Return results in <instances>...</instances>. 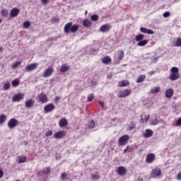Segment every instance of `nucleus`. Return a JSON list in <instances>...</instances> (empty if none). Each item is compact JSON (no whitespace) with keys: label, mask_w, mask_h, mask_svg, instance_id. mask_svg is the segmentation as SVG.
Returning <instances> with one entry per match:
<instances>
[{"label":"nucleus","mask_w":181,"mask_h":181,"mask_svg":"<svg viewBox=\"0 0 181 181\" xmlns=\"http://www.w3.org/2000/svg\"><path fill=\"white\" fill-rule=\"evenodd\" d=\"M80 29L78 25H73V22L66 23L64 26V30L66 33H76Z\"/></svg>","instance_id":"nucleus-1"},{"label":"nucleus","mask_w":181,"mask_h":181,"mask_svg":"<svg viewBox=\"0 0 181 181\" xmlns=\"http://www.w3.org/2000/svg\"><path fill=\"white\" fill-rule=\"evenodd\" d=\"M170 74L169 75V79L170 80H177L179 79V68L176 66H173L170 69Z\"/></svg>","instance_id":"nucleus-2"},{"label":"nucleus","mask_w":181,"mask_h":181,"mask_svg":"<svg viewBox=\"0 0 181 181\" xmlns=\"http://www.w3.org/2000/svg\"><path fill=\"white\" fill-rule=\"evenodd\" d=\"M128 141H129V136L124 135L119 139L118 144L120 146H124V145H127Z\"/></svg>","instance_id":"nucleus-3"},{"label":"nucleus","mask_w":181,"mask_h":181,"mask_svg":"<svg viewBox=\"0 0 181 181\" xmlns=\"http://www.w3.org/2000/svg\"><path fill=\"white\" fill-rule=\"evenodd\" d=\"M111 25L110 24H104L102 26H100L99 30L100 32H102V33H108L110 30H111Z\"/></svg>","instance_id":"nucleus-4"},{"label":"nucleus","mask_w":181,"mask_h":181,"mask_svg":"<svg viewBox=\"0 0 181 181\" xmlns=\"http://www.w3.org/2000/svg\"><path fill=\"white\" fill-rule=\"evenodd\" d=\"M18 126V120L15 118L11 119L8 122V127L10 129H13V128H16Z\"/></svg>","instance_id":"nucleus-5"},{"label":"nucleus","mask_w":181,"mask_h":181,"mask_svg":"<svg viewBox=\"0 0 181 181\" xmlns=\"http://www.w3.org/2000/svg\"><path fill=\"white\" fill-rule=\"evenodd\" d=\"M131 94V90H120L117 95L118 98H123L124 97H128Z\"/></svg>","instance_id":"nucleus-6"},{"label":"nucleus","mask_w":181,"mask_h":181,"mask_svg":"<svg viewBox=\"0 0 181 181\" xmlns=\"http://www.w3.org/2000/svg\"><path fill=\"white\" fill-rule=\"evenodd\" d=\"M160 175H162V170L159 168H156L152 170V177H158V176H160Z\"/></svg>","instance_id":"nucleus-7"},{"label":"nucleus","mask_w":181,"mask_h":181,"mask_svg":"<svg viewBox=\"0 0 181 181\" xmlns=\"http://www.w3.org/2000/svg\"><path fill=\"white\" fill-rule=\"evenodd\" d=\"M54 108V105H53V103H50L45 106L44 111L46 114H47L49 112H52V111H53Z\"/></svg>","instance_id":"nucleus-8"},{"label":"nucleus","mask_w":181,"mask_h":181,"mask_svg":"<svg viewBox=\"0 0 181 181\" xmlns=\"http://www.w3.org/2000/svg\"><path fill=\"white\" fill-rule=\"evenodd\" d=\"M35 69H37V63L30 64L25 66L26 71H33Z\"/></svg>","instance_id":"nucleus-9"},{"label":"nucleus","mask_w":181,"mask_h":181,"mask_svg":"<svg viewBox=\"0 0 181 181\" xmlns=\"http://www.w3.org/2000/svg\"><path fill=\"white\" fill-rule=\"evenodd\" d=\"M25 108H33L35 107V100L33 99H28L25 103Z\"/></svg>","instance_id":"nucleus-10"},{"label":"nucleus","mask_w":181,"mask_h":181,"mask_svg":"<svg viewBox=\"0 0 181 181\" xmlns=\"http://www.w3.org/2000/svg\"><path fill=\"white\" fill-rule=\"evenodd\" d=\"M53 67H49L44 71V77H50L53 74Z\"/></svg>","instance_id":"nucleus-11"},{"label":"nucleus","mask_w":181,"mask_h":181,"mask_svg":"<svg viewBox=\"0 0 181 181\" xmlns=\"http://www.w3.org/2000/svg\"><path fill=\"white\" fill-rule=\"evenodd\" d=\"M174 93H175V91H173V89L169 88L165 90V95L166 98H172V97H173Z\"/></svg>","instance_id":"nucleus-12"},{"label":"nucleus","mask_w":181,"mask_h":181,"mask_svg":"<svg viewBox=\"0 0 181 181\" xmlns=\"http://www.w3.org/2000/svg\"><path fill=\"white\" fill-rule=\"evenodd\" d=\"M117 173L119 175V176H124L127 173V169L125 167L119 166L117 168Z\"/></svg>","instance_id":"nucleus-13"},{"label":"nucleus","mask_w":181,"mask_h":181,"mask_svg":"<svg viewBox=\"0 0 181 181\" xmlns=\"http://www.w3.org/2000/svg\"><path fill=\"white\" fill-rule=\"evenodd\" d=\"M19 15V8H14L11 11L10 16L11 18H16Z\"/></svg>","instance_id":"nucleus-14"},{"label":"nucleus","mask_w":181,"mask_h":181,"mask_svg":"<svg viewBox=\"0 0 181 181\" xmlns=\"http://www.w3.org/2000/svg\"><path fill=\"white\" fill-rule=\"evenodd\" d=\"M40 101L45 104V103H47V95L43 93L39 95Z\"/></svg>","instance_id":"nucleus-15"},{"label":"nucleus","mask_w":181,"mask_h":181,"mask_svg":"<svg viewBox=\"0 0 181 181\" xmlns=\"http://www.w3.org/2000/svg\"><path fill=\"white\" fill-rule=\"evenodd\" d=\"M21 100H23V95L21 93H18V94L14 95L13 98V101L14 103L15 102L19 103V101H21Z\"/></svg>","instance_id":"nucleus-16"},{"label":"nucleus","mask_w":181,"mask_h":181,"mask_svg":"<svg viewBox=\"0 0 181 181\" xmlns=\"http://www.w3.org/2000/svg\"><path fill=\"white\" fill-rule=\"evenodd\" d=\"M155 160V154L150 153L146 156V162L147 163H152Z\"/></svg>","instance_id":"nucleus-17"},{"label":"nucleus","mask_w":181,"mask_h":181,"mask_svg":"<svg viewBox=\"0 0 181 181\" xmlns=\"http://www.w3.org/2000/svg\"><path fill=\"white\" fill-rule=\"evenodd\" d=\"M140 31L142 32V33H147V35H153V33H155L153 30L143 27L140 28Z\"/></svg>","instance_id":"nucleus-18"},{"label":"nucleus","mask_w":181,"mask_h":181,"mask_svg":"<svg viewBox=\"0 0 181 181\" xmlns=\"http://www.w3.org/2000/svg\"><path fill=\"white\" fill-rule=\"evenodd\" d=\"M65 135V132L64 131H60L57 132L54 134V138H56V139H60L62 138H63V136H64Z\"/></svg>","instance_id":"nucleus-19"},{"label":"nucleus","mask_w":181,"mask_h":181,"mask_svg":"<svg viewBox=\"0 0 181 181\" xmlns=\"http://www.w3.org/2000/svg\"><path fill=\"white\" fill-rule=\"evenodd\" d=\"M59 127H61L62 128L64 127H67V125H69V122H67V119H62L61 120H59Z\"/></svg>","instance_id":"nucleus-20"},{"label":"nucleus","mask_w":181,"mask_h":181,"mask_svg":"<svg viewBox=\"0 0 181 181\" xmlns=\"http://www.w3.org/2000/svg\"><path fill=\"white\" fill-rule=\"evenodd\" d=\"M153 135V132L151 129H146V133L144 134V138H151Z\"/></svg>","instance_id":"nucleus-21"},{"label":"nucleus","mask_w":181,"mask_h":181,"mask_svg":"<svg viewBox=\"0 0 181 181\" xmlns=\"http://www.w3.org/2000/svg\"><path fill=\"white\" fill-rule=\"evenodd\" d=\"M102 63H103V64H110V63H111V57L109 56L103 57L102 59Z\"/></svg>","instance_id":"nucleus-22"},{"label":"nucleus","mask_w":181,"mask_h":181,"mask_svg":"<svg viewBox=\"0 0 181 181\" xmlns=\"http://www.w3.org/2000/svg\"><path fill=\"white\" fill-rule=\"evenodd\" d=\"M82 25L84 28H90V26H91V21L88 19H86L82 23Z\"/></svg>","instance_id":"nucleus-23"},{"label":"nucleus","mask_w":181,"mask_h":181,"mask_svg":"<svg viewBox=\"0 0 181 181\" xmlns=\"http://www.w3.org/2000/svg\"><path fill=\"white\" fill-rule=\"evenodd\" d=\"M129 84V82L128 81H119V87H127Z\"/></svg>","instance_id":"nucleus-24"},{"label":"nucleus","mask_w":181,"mask_h":181,"mask_svg":"<svg viewBox=\"0 0 181 181\" xmlns=\"http://www.w3.org/2000/svg\"><path fill=\"white\" fill-rule=\"evenodd\" d=\"M144 36L143 34L137 35L135 37L136 42H141V41L144 40Z\"/></svg>","instance_id":"nucleus-25"},{"label":"nucleus","mask_w":181,"mask_h":181,"mask_svg":"<svg viewBox=\"0 0 181 181\" xmlns=\"http://www.w3.org/2000/svg\"><path fill=\"white\" fill-rule=\"evenodd\" d=\"M18 163H25L27 160L26 156H18Z\"/></svg>","instance_id":"nucleus-26"},{"label":"nucleus","mask_w":181,"mask_h":181,"mask_svg":"<svg viewBox=\"0 0 181 181\" xmlns=\"http://www.w3.org/2000/svg\"><path fill=\"white\" fill-rule=\"evenodd\" d=\"M147 43H148V40H144L139 41L137 43V46H140V47L146 46Z\"/></svg>","instance_id":"nucleus-27"},{"label":"nucleus","mask_w":181,"mask_h":181,"mask_svg":"<svg viewBox=\"0 0 181 181\" xmlns=\"http://www.w3.org/2000/svg\"><path fill=\"white\" fill-rule=\"evenodd\" d=\"M69 69V66L66 64H63L60 69V71H62V73H66V71H67Z\"/></svg>","instance_id":"nucleus-28"},{"label":"nucleus","mask_w":181,"mask_h":181,"mask_svg":"<svg viewBox=\"0 0 181 181\" xmlns=\"http://www.w3.org/2000/svg\"><path fill=\"white\" fill-rule=\"evenodd\" d=\"M146 78V75H140L136 81V83H142Z\"/></svg>","instance_id":"nucleus-29"},{"label":"nucleus","mask_w":181,"mask_h":181,"mask_svg":"<svg viewBox=\"0 0 181 181\" xmlns=\"http://www.w3.org/2000/svg\"><path fill=\"white\" fill-rule=\"evenodd\" d=\"M160 91V87H155L151 90V93L153 94H156Z\"/></svg>","instance_id":"nucleus-30"},{"label":"nucleus","mask_w":181,"mask_h":181,"mask_svg":"<svg viewBox=\"0 0 181 181\" xmlns=\"http://www.w3.org/2000/svg\"><path fill=\"white\" fill-rule=\"evenodd\" d=\"M94 127H95V122L94 120H92L88 123V129H93Z\"/></svg>","instance_id":"nucleus-31"},{"label":"nucleus","mask_w":181,"mask_h":181,"mask_svg":"<svg viewBox=\"0 0 181 181\" xmlns=\"http://www.w3.org/2000/svg\"><path fill=\"white\" fill-rule=\"evenodd\" d=\"M6 121V115H0V124H4Z\"/></svg>","instance_id":"nucleus-32"},{"label":"nucleus","mask_w":181,"mask_h":181,"mask_svg":"<svg viewBox=\"0 0 181 181\" xmlns=\"http://www.w3.org/2000/svg\"><path fill=\"white\" fill-rule=\"evenodd\" d=\"M50 167L45 168L42 170V173H44V175H49L50 174Z\"/></svg>","instance_id":"nucleus-33"},{"label":"nucleus","mask_w":181,"mask_h":181,"mask_svg":"<svg viewBox=\"0 0 181 181\" xmlns=\"http://www.w3.org/2000/svg\"><path fill=\"white\" fill-rule=\"evenodd\" d=\"M23 27L24 29H28V28L30 27V22H29V21L24 22Z\"/></svg>","instance_id":"nucleus-34"},{"label":"nucleus","mask_w":181,"mask_h":181,"mask_svg":"<svg viewBox=\"0 0 181 181\" xmlns=\"http://www.w3.org/2000/svg\"><path fill=\"white\" fill-rule=\"evenodd\" d=\"M158 124H159V120H158V119L155 118L151 120L150 125H158Z\"/></svg>","instance_id":"nucleus-35"},{"label":"nucleus","mask_w":181,"mask_h":181,"mask_svg":"<svg viewBox=\"0 0 181 181\" xmlns=\"http://www.w3.org/2000/svg\"><path fill=\"white\" fill-rule=\"evenodd\" d=\"M13 87H18L19 86V81L18 79H15L12 81Z\"/></svg>","instance_id":"nucleus-36"},{"label":"nucleus","mask_w":181,"mask_h":181,"mask_svg":"<svg viewBox=\"0 0 181 181\" xmlns=\"http://www.w3.org/2000/svg\"><path fill=\"white\" fill-rule=\"evenodd\" d=\"M21 64H22V62H20V61L16 62V63H14V64L12 65V69H16V67H18V66H21Z\"/></svg>","instance_id":"nucleus-37"},{"label":"nucleus","mask_w":181,"mask_h":181,"mask_svg":"<svg viewBox=\"0 0 181 181\" xmlns=\"http://www.w3.org/2000/svg\"><path fill=\"white\" fill-rule=\"evenodd\" d=\"M94 100V94L91 93L88 96V102L91 103Z\"/></svg>","instance_id":"nucleus-38"},{"label":"nucleus","mask_w":181,"mask_h":181,"mask_svg":"<svg viewBox=\"0 0 181 181\" xmlns=\"http://www.w3.org/2000/svg\"><path fill=\"white\" fill-rule=\"evenodd\" d=\"M3 88H4V90H9V88H11V83H6L4 85Z\"/></svg>","instance_id":"nucleus-39"},{"label":"nucleus","mask_w":181,"mask_h":181,"mask_svg":"<svg viewBox=\"0 0 181 181\" xmlns=\"http://www.w3.org/2000/svg\"><path fill=\"white\" fill-rule=\"evenodd\" d=\"M177 47H181V37H178L176 41Z\"/></svg>","instance_id":"nucleus-40"},{"label":"nucleus","mask_w":181,"mask_h":181,"mask_svg":"<svg viewBox=\"0 0 181 181\" xmlns=\"http://www.w3.org/2000/svg\"><path fill=\"white\" fill-rule=\"evenodd\" d=\"M91 178L93 179L94 180H98V179H100V176L98 174H92Z\"/></svg>","instance_id":"nucleus-41"},{"label":"nucleus","mask_w":181,"mask_h":181,"mask_svg":"<svg viewBox=\"0 0 181 181\" xmlns=\"http://www.w3.org/2000/svg\"><path fill=\"white\" fill-rule=\"evenodd\" d=\"M1 16H8V10H2L1 12Z\"/></svg>","instance_id":"nucleus-42"},{"label":"nucleus","mask_w":181,"mask_h":181,"mask_svg":"<svg viewBox=\"0 0 181 181\" xmlns=\"http://www.w3.org/2000/svg\"><path fill=\"white\" fill-rule=\"evenodd\" d=\"M90 19L92 21H93L94 22H95V21H98V16L93 15V16H91Z\"/></svg>","instance_id":"nucleus-43"},{"label":"nucleus","mask_w":181,"mask_h":181,"mask_svg":"<svg viewBox=\"0 0 181 181\" xmlns=\"http://www.w3.org/2000/svg\"><path fill=\"white\" fill-rule=\"evenodd\" d=\"M52 135H53L52 130H49L45 133V136H52Z\"/></svg>","instance_id":"nucleus-44"},{"label":"nucleus","mask_w":181,"mask_h":181,"mask_svg":"<svg viewBox=\"0 0 181 181\" xmlns=\"http://www.w3.org/2000/svg\"><path fill=\"white\" fill-rule=\"evenodd\" d=\"M175 127H181V117L177 120Z\"/></svg>","instance_id":"nucleus-45"},{"label":"nucleus","mask_w":181,"mask_h":181,"mask_svg":"<svg viewBox=\"0 0 181 181\" xmlns=\"http://www.w3.org/2000/svg\"><path fill=\"white\" fill-rule=\"evenodd\" d=\"M163 16L164 18H169V16H170V13L169 11H166L163 13Z\"/></svg>","instance_id":"nucleus-46"},{"label":"nucleus","mask_w":181,"mask_h":181,"mask_svg":"<svg viewBox=\"0 0 181 181\" xmlns=\"http://www.w3.org/2000/svg\"><path fill=\"white\" fill-rule=\"evenodd\" d=\"M122 57H124V51L121 50L119 53V60H122Z\"/></svg>","instance_id":"nucleus-47"},{"label":"nucleus","mask_w":181,"mask_h":181,"mask_svg":"<svg viewBox=\"0 0 181 181\" xmlns=\"http://www.w3.org/2000/svg\"><path fill=\"white\" fill-rule=\"evenodd\" d=\"M66 177H67V174L66 173H62L61 175V179H62V180H64Z\"/></svg>","instance_id":"nucleus-48"},{"label":"nucleus","mask_w":181,"mask_h":181,"mask_svg":"<svg viewBox=\"0 0 181 181\" xmlns=\"http://www.w3.org/2000/svg\"><path fill=\"white\" fill-rule=\"evenodd\" d=\"M130 131H132V129H135V124L132 123L131 127H129Z\"/></svg>","instance_id":"nucleus-49"},{"label":"nucleus","mask_w":181,"mask_h":181,"mask_svg":"<svg viewBox=\"0 0 181 181\" xmlns=\"http://www.w3.org/2000/svg\"><path fill=\"white\" fill-rule=\"evenodd\" d=\"M149 117H150L149 115H147L145 116L144 117L145 122H148V121H149Z\"/></svg>","instance_id":"nucleus-50"},{"label":"nucleus","mask_w":181,"mask_h":181,"mask_svg":"<svg viewBox=\"0 0 181 181\" xmlns=\"http://www.w3.org/2000/svg\"><path fill=\"white\" fill-rule=\"evenodd\" d=\"M42 2L44 5H47V4H49V0H42Z\"/></svg>","instance_id":"nucleus-51"},{"label":"nucleus","mask_w":181,"mask_h":181,"mask_svg":"<svg viewBox=\"0 0 181 181\" xmlns=\"http://www.w3.org/2000/svg\"><path fill=\"white\" fill-rule=\"evenodd\" d=\"M177 180H181V173H179L177 175Z\"/></svg>","instance_id":"nucleus-52"},{"label":"nucleus","mask_w":181,"mask_h":181,"mask_svg":"<svg viewBox=\"0 0 181 181\" xmlns=\"http://www.w3.org/2000/svg\"><path fill=\"white\" fill-rule=\"evenodd\" d=\"M98 103L100 104V107H102V108H104V105H105L104 102L100 101V102H98Z\"/></svg>","instance_id":"nucleus-53"},{"label":"nucleus","mask_w":181,"mask_h":181,"mask_svg":"<svg viewBox=\"0 0 181 181\" xmlns=\"http://www.w3.org/2000/svg\"><path fill=\"white\" fill-rule=\"evenodd\" d=\"M112 76H114V74L112 73H110V74H107V78H112Z\"/></svg>","instance_id":"nucleus-54"},{"label":"nucleus","mask_w":181,"mask_h":181,"mask_svg":"<svg viewBox=\"0 0 181 181\" xmlns=\"http://www.w3.org/2000/svg\"><path fill=\"white\" fill-rule=\"evenodd\" d=\"M4 177V171L0 169V179Z\"/></svg>","instance_id":"nucleus-55"},{"label":"nucleus","mask_w":181,"mask_h":181,"mask_svg":"<svg viewBox=\"0 0 181 181\" xmlns=\"http://www.w3.org/2000/svg\"><path fill=\"white\" fill-rule=\"evenodd\" d=\"M54 101H55V102L60 101V97L57 96V97L54 98Z\"/></svg>","instance_id":"nucleus-56"},{"label":"nucleus","mask_w":181,"mask_h":181,"mask_svg":"<svg viewBox=\"0 0 181 181\" xmlns=\"http://www.w3.org/2000/svg\"><path fill=\"white\" fill-rule=\"evenodd\" d=\"M129 149V146H127V148L124 150V153H127Z\"/></svg>","instance_id":"nucleus-57"},{"label":"nucleus","mask_w":181,"mask_h":181,"mask_svg":"<svg viewBox=\"0 0 181 181\" xmlns=\"http://www.w3.org/2000/svg\"><path fill=\"white\" fill-rule=\"evenodd\" d=\"M155 73V71H151L148 72L149 76H153V74Z\"/></svg>","instance_id":"nucleus-58"},{"label":"nucleus","mask_w":181,"mask_h":181,"mask_svg":"<svg viewBox=\"0 0 181 181\" xmlns=\"http://www.w3.org/2000/svg\"><path fill=\"white\" fill-rule=\"evenodd\" d=\"M91 84H92V86H97V82H95V81H92V82H91Z\"/></svg>","instance_id":"nucleus-59"},{"label":"nucleus","mask_w":181,"mask_h":181,"mask_svg":"<svg viewBox=\"0 0 181 181\" xmlns=\"http://www.w3.org/2000/svg\"><path fill=\"white\" fill-rule=\"evenodd\" d=\"M141 122H142V124H144V122H145V120L141 119Z\"/></svg>","instance_id":"nucleus-60"},{"label":"nucleus","mask_w":181,"mask_h":181,"mask_svg":"<svg viewBox=\"0 0 181 181\" xmlns=\"http://www.w3.org/2000/svg\"><path fill=\"white\" fill-rule=\"evenodd\" d=\"M0 52H2V47H0Z\"/></svg>","instance_id":"nucleus-61"},{"label":"nucleus","mask_w":181,"mask_h":181,"mask_svg":"<svg viewBox=\"0 0 181 181\" xmlns=\"http://www.w3.org/2000/svg\"><path fill=\"white\" fill-rule=\"evenodd\" d=\"M0 23H2V20L0 19Z\"/></svg>","instance_id":"nucleus-62"},{"label":"nucleus","mask_w":181,"mask_h":181,"mask_svg":"<svg viewBox=\"0 0 181 181\" xmlns=\"http://www.w3.org/2000/svg\"><path fill=\"white\" fill-rule=\"evenodd\" d=\"M86 13H87V11L86 12Z\"/></svg>","instance_id":"nucleus-63"}]
</instances>
